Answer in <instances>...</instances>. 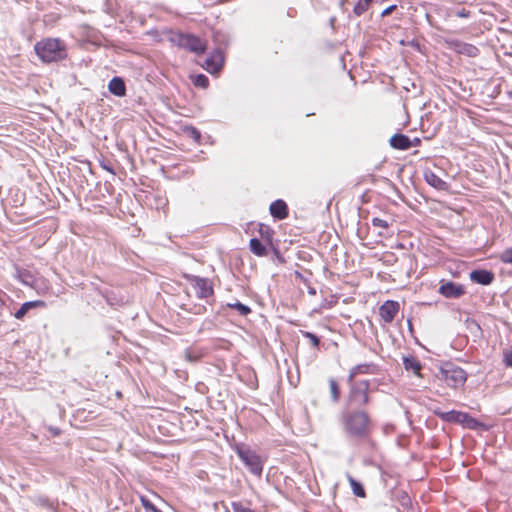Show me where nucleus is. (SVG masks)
I'll return each instance as SVG.
<instances>
[{
  "mask_svg": "<svg viewBox=\"0 0 512 512\" xmlns=\"http://www.w3.org/2000/svg\"><path fill=\"white\" fill-rule=\"evenodd\" d=\"M35 52L43 62H54L66 57L64 43L57 38L43 39L35 44Z\"/></svg>",
  "mask_w": 512,
  "mask_h": 512,
  "instance_id": "f257e3e1",
  "label": "nucleus"
},
{
  "mask_svg": "<svg viewBox=\"0 0 512 512\" xmlns=\"http://www.w3.org/2000/svg\"><path fill=\"white\" fill-rule=\"evenodd\" d=\"M345 430L354 436H363L368 432L369 416L364 411H354L344 416Z\"/></svg>",
  "mask_w": 512,
  "mask_h": 512,
  "instance_id": "f03ea898",
  "label": "nucleus"
},
{
  "mask_svg": "<svg viewBox=\"0 0 512 512\" xmlns=\"http://www.w3.org/2000/svg\"><path fill=\"white\" fill-rule=\"evenodd\" d=\"M438 377L449 387L458 388L466 382L467 374L462 368L452 363H445L441 366Z\"/></svg>",
  "mask_w": 512,
  "mask_h": 512,
  "instance_id": "7ed1b4c3",
  "label": "nucleus"
},
{
  "mask_svg": "<svg viewBox=\"0 0 512 512\" xmlns=\"http://www.w3.org/2000/svg\"><path fill=\"white\" fill-rule=\"evenodd\" d=\"M238 456L251 473L257 476L261 475L263 464L260 457L254 451L250 449H239Z\"/></svg>",
  "mask_w": 512,
  "mask_h": 512,
  "instance_id": "20e7f679",
  "label": "nucleus"
},
{
  "mask_svg": "<svg viewBox=\"0 0 512 512\" xmlns=\"http://www.w3.org/2000/svg\"><path fill=\"white\" fill-rule=\"evenodd\" d=\"M180 47H183L196 54H201L205 51V43L198 37L191 34H181L178 39Z\"/></svg>",
  "mask_w": 512,
  "mask_h": 512,
  "instance_id": "39448f33",
  "label": "nucleus"
},
{
  "mask_svg": "<svg viewBox=\"0 0 512 512\" xmlns=\"http://www.w3.org/2000/svg\"><path fill=\"white\" fill-rule=\"evenodd\" d=\"M368 389V381H361L354 385L350 391L351 401L359 406L366 405L369 402Z\"/></svg>",
  "mask_w": 512,
  "mask_h": 512,
  "instance_id": "423d86ee",
  "label": "nucleus"
},
{
  "mask_svg": "<svg viewBox=\"0 0 512 512\" xmlns=\"http://www.w3.org/2000/svg\"><path fill=\"white\" fill-rule=\"evenodd\" d=\"M438 292L446 298H460L465 294V288L461 284H456L452 281H441Z\"/></svg>",
  "mask_w": 512,
  "mask_h": 512,
  "instance_id": "0eeeda50",
  "label": "nucleus"
},
{
  "mask_svg": "<svg viewBox=\"0 0 512 512\" xmlns=\"http://www.w3.org/2000/svg\"><path fill=\"white\" fill-rule=\"evenodd\" d=\"M399 311V303L396 301L388 300L384 302L379 308V315L386 323H391Z\"/></svg>",
  "mask_w": 512,
  "mask_h": 512,
  "instance_id": "6e6552de",
  "label": "nucleus"
},
{
  "mask_svg": "<svg viewBox=\"0 0 512 512\" xmlns=\"http://www.w3.org/2000/svg\"><path fill=\"white\" fill-rule=\"evenodd\" d=\"M223 62V53L220 50H216L206 59L204 67L209 73L214 74L222 68Z\"/></svg>",
  "mask_w": 512,
  "mask_h": 512,
  "instance_id": "1a4fd4ad",
  "label": "nucleus"
},
{
  "mask_svg": "<svg viewBox=\"0 0 512 512\" xmlns=\"http://www.w3.org/2000/svg\"><path fill=\"white\" fill-rule=\"evenodd\" d=\"M424 179L425 181L433 188L441 191L448 190V183L442 180L436 173H434L432 170H425L424 171Z\"/></svg>",
  "mask_w": 512,
  "mask_h": 512,
  "instance_id": "9d476101",
  "label": "nucleus"
},
{
  "mask_svg": "<svg viewBox=\"0 0 512 512\" xmlns=\"http://www.w3.org/2000/svg\"><path fill=\"white\" fill-rule=\"evenodd\" d=\"M470 280L481 285H489L494 280V274L488 270H473L470 272Z\"/></svg>",
  "mask_w": 512,
  "mask_h": 512,
  "instance_id": "9b49d317",
  "label": "nucleus"
},
{
  "mask_svg": "<svg viewBox=\"0 0 512 512\" xmlns=\"http://www.w3.org/2000/svg\"><path fill=\"white\" fill-rule=\"evenodd\" d=\"M194 288L196 295L199 298H207L213 293V289L211 285L209 284V281L204 278H198L196 277L194 280Z\"/></svg>",
  "mask_w": 512,
  "mask_h": 512,
  "instance_id": "f8f14e48",
  "label": "nucleus"
},
{
  "mask_svg": "<svg viewBox=\"0 0 512 512\" xmlns=\"http://www.w3.org/2000/svg\"><path fill=\"white\" fill-rule=\"evenodd\" d=\"M390 145L399 150H407L412 147V142L408 136L404 134H394L390 140Z\"/></svg>",
  "mask_w": 512,
  "mask_h": 512,
  "instance_id": "ddd939ff",
  "label": "nucleus"
},
{
  "mask_svg": "<svg viewBox=\"0 0 512 512\" xmlns=\"http://www.w3.org/2000/svg\"><path fill=\"white\" fill-rule=\"evenodd\" d=\"M270 213L277 219H284L288 215V207L283 200H276L270 205Z\"/></svg>",
  "mask_w": 512,
  "mask_h": 512,
  "instance_id": "4468645a",
  "label": "nucleus"
},
{
  "mask_svg": "<svg viewBox=\"0 0 512 512\" xmlns=\"http://www.w3.org/2000/svg\"><path fill=\"white\" fill-rule=\"evenodd\" d=\"M109 91L116 96H124L126 93L125 83L122 78L114 77L108 84Z\"/></svg>",
  "mask_w": 512,
  "mask_h": 512,
  "instance_id": "2eb2a0df",
  "label": "nucleus"
},
{
  "mask_svg": "<svg viewBox=\"0 0 512 512\" xmlns=\"http://www.w3.org/2000/svg\"><path fill=\"white\" fill-rule=\"evenodd\" d=\"M435 414L438 415L442 420L452 423H458L459 418L463 417V412L454 410L448 412L435 411Z\"/></svg>",
  "mask_w": 512,
  "mask_h": 512,
  "instance_id": "dca6fc26",
  "label": "nucleus"
},
{
  "mask_svg": "<svg viewBox=\"0 0 512 512\" xmlns=\"http://www.w3.org/2000/svg\"><path fill=\"white\" fill-rule=\"evenodd\" d=\"M250 250L257 256H266L268 251L266 247L257 238H252L249 243Z\"/></svg>",
  "mask_w": 512,
  "mask_h": 512,
  "instance_id": "f3484780",
  "label": "nucleus"
},
{
  "mask_svg": "<svg viewBox=\"0 0 512 512\" xmlns=\"http://www.w3.org/2000/svg\"><path fill=\"white\" fill-rule=\"evenodd\" d=\"M404 368L408 371H413L415 374L419 375L421 370L420 362L414 357H404L403 358Z\"/></svg>",
  "mask_w": 512,
  "mask_h": 512,
  "instance_id": "a211bd4d",
  "label": "nucleus"
},
{
  "mask_svg": "<svg viewBox=\"0 0 512 512\" xmlns=\"http://www.w3.org/2000/svg\"><path fill=\"white\" fill-rule=\"evenodd\" d=\"M44 303L42 301H30L22 304V306L17 310L15 313V317L17 319H22L26 313L29 311V309L42 306Z\"/></svg>",
  "mask_w": 512,
  "mask_h": 512,
  "instance_id": "6ab92c4d",
  "label": "nucleus"
},
{
  "mask_svg": "<svg viewBox=\"0 0 512 512\" xmlns=\"http://www.w3.org/2000/svg\"><path fill=\"white\" fill-rule=\"evenodd\" d=\"M347 480L350 483L354 495L361 498H364L366 496L364 487L362 486L361 483L356 481L350 474H347Z\"/></svg>",
  "mask_w": 512,
  "mask_h": 512,
  "instance_id": "aec40b11",
  "label": "nucleus"
},
{
  "mask_svg": "<svg viewBox=\"0 0 512 512\" xmlns=\"http://www.w3.org/2000/svg\"><path fill=\"white\" fill-rule=\"evenodd\" d=\"M371 368V365L369 364H360L355 367H353L350 371L348 381L352 382L356 375L362 374V373H368Z\"/></svg>",
  "mask_w": 512,
  "mask_h": 512,
  "instance_id": "412c9836",
  "label": "nucleus"
},
{
  "mask_svg": "<svg viewBox=\"0 0 512 512\" xmlns=\"http://www.w3.org/2000/svg\"><path fill=\"white\" fill-rule=\"evenodd\" d=\"M459 424H463L465 427L473 429L478 426V421L471 416H469L467 413L463 412V417L459 418L458 421Z\"/></svg>",
  "mask_w": 512,
  "mask_h": 512,
  "instance_id": "4be33fe9",
  "label": "nucleus"
},
{
  "mask_svg": "<svg viewBox=\"0 0 512 512\" xmlns=\"http://www.w3.org/2000/svg\"><path fill=\"white\" fill-rule=\"evenodd\" d=\"M330 394L333 402H338L340 398L339 385L333 378L329 379Z\"/></svg>",
  "mask_w": 512,
  "mask_h": 512,
  "instance_id": "5701e85b",
  "label": "nucleus"
},
{
  "mask_svg": "<svg viewBox=\"0 0 512 512\" xmlns=\"http://www.w3.org/2000/svg\"><path fill=\"white\" fill-rule=\"evenodd\" d=\"M371 2L372 0H359L354 7V13L357 16H361L364 12L367 11Z\"/></svg>",
  "mask_w": 512,
  "mask_h": 512,
  "instance_id": "b1692460",
  "label": "nucleus"
},
{
  "mask_svg": "<svg viewBox=\"0 0 512 512\" xmlns=\"http://www.w3.org/2000/svg\"><path fill=\"white\" fill-rule=\"evenodd\" d=\"M227 306L232 309H236L243 316H246L251 312L250 307H248L247 305L242 304L238 301L234 302V303H228Z\"/></svg>",
  "mask_w": 512,
  "mask_h": 512,
  "instance_id": "393cba45",
  "label": "nucleus"
},
{
  "mask_svg": "<svg viewBox=\"0 0 512 512\" xmlns=\"http://www.w3.org/2000/svg\"><path fill=\"white\" fill-rule=\"evenodd\" d=\"M140 500L147 512H162L146 497L141 496Z\"/></svg>",
  "mask_w": 512,
  "mask_h": 512,
  "instance_id": "a878e982",
  "label": "nucleus"
},
{
  "mask_svg": "<svg viewBox=\"0 0 512 512\" xmlns=\"http://www.w3.org/2000/svg\"><path fill=\"white\" fill-rule=\"evenodd\" d=\"M233 512H255L254 510L250 509L249 507L244 506L240 502H233L231 504Z\"/></svg>",
  "mask_w": 512,
  "mask_h": 512,
  "instance_id": "bb28decb",
  "label": "nucleus"
},
{
  "mask_svg": "<svg viewBox=\"0 0 512 512\" xmlns=\"http://www.w3.org/2000/svg\"><path fill=\"white\" fill-rule=\"evenodd\" d=\"M208 83H209V80L208 78L205 76V75H197L196 78H195V81H194V84L196 86H199V87H202V88H206L208 86Z\"/></svg>",
  "mask_w": 512,
  "mask_h": 512,
  "instance_id": "cd10ccee",
  "label": "nucleus"
},
{
  "mask_svg": "<svg viewBox=\"0 0 512 512\" xmlns=\"http://www.w3.org/2000/svg\"><path fill=\"white\" fill-rule=\"evenodd\" d=\"M303 336H304L305 338L309 339V340H310V342H311V344H312L314 347H316V348H317V347L319 346L320 340H319V338H318L315 334H313V333H311V332H307V331H305V332H303Z\"/></svg>",
  "mask_w": 512,
  "mask_h": 512,
  "instance_id": "c85d7f7f",
  "label": "nucleus"
},
{
  "mask_svg": "<svg viewBox=\"0 0 512 512\" xmlns=\"http://www.w3.org/2000/svg\"><path fill=\"white\" fill-rule=\"evenodd\" d=\"M500 259L504 263H510L512 264V248L505 250L501 256Z\"/></svg>",
  "mask_w": 512,
  "mask_h": 512,
  "instance_id": "c756f323",
  "label": "nucleus"
},
{
  "mask_svg": "<svg viewBox=\"0 0 512 512\" xmlns=\"http://www.w3.org/2000/svg\"><path fill=\"white\" fill-rule=\"evenodd\" d=\"M372 224L375 227H381V228H387L388 227L387 221L383 220L381 218H373L372 219Z\"/></svg>",
  "mask_w": 512,
  "mask_h": 512,
  "instance_id": "7c9ffc66",
  "label": "nucleus"
},
{
  "mask_svg": "<svg viewBox=\"0 0 512 512\" xmlns=\"http://www.w3.org/2000/svg\"><path fill=\"white\" fill-rule=\"evenodd\" d=\"M504 362L507 366L512 367V348L504 352Z\"/></svg>",
  "mask_w": 512,
  "mask_h": 512,
  "instance_id": "2f4dec72",
  "label": "nucleus"
},
{
  "mask_svg": "<svg viewBox=\"0 0 512 512\" xmlns=\"http://www.w3.org/2000/svg\"><path fill=\"white\" fill-rule=\"evenodd\" d=\"M21 280L24 284L32 286V276L28 273L21 274Z\"/></svg>",
  "mask_w": 512,
  "mask_h": 512,
  "instance_id": "473e14b6",
  "label": "nucleus"
},
{
  "mask_svg": "<svg viewBox=\"0 0 512 512\" xmlns=\"http://www.w3.org/2000/svg\"><path fill=\"white\" fill-rule=\"evenodd\" d=\"M396 9V5H391L389 7H387L386 9H384L381 13V16L382 17H385V16H388L390 15L394 10Z\"/></svg>",
  "mask_w": 512,
  "mask_h": 512,
  "instance_id": "72a5a7b5",
  "label": "nucleus"
},
{
  "mask_svg": "<svg viewBox=\"0 0 512 512\" xmlns=\"http://www.w3.org/2000/svg\"><path fill=\"white\" fill-rule=\"evenodd\" d=\"M465 51L467 52V54L469 56H474L476 54L477 48L472 45H468L466 47Z\"/></svg>",
  "mask_w": 512,
  "mask_h": 512,
  "instance_id": "f704fd0d",
  "label": "nucleus"
},
{
  "mask_svg": "<svg viewBox=\"0 0 512 512\" xmlns=\"http://www.w3.org/2000/svg\"><path fill=\"white\" fill-rule=\"evenodd\" d=\"M185 357H186V359H187V360H189V361H196V360H197V358H198V356H196V355H195V356H194V355H192V352H191V351H186V352H185Z\"/></svg>",
  "mask_w": 512,
  "mask_h": 512,
  "instance_id": "c9c22d12",
  "label": "nucleus"
},
{
  "mask_svg": "<svg viewBox=\"0 0 512 512\" xmlns=\"http://www.w3.org/2000/svg\"><path fill=\"white\" fill-rule=\"evenodd\" d=\"M192 134L195 139L198 140L200 138V133L196 129H192Z\"/></svg>",
  "mask_w": 512,
  "mask_h": 512,
  "instance_id": "e433bc0d",
  "label": "nucleus"
},
{
  "mask_svg": "<svg viewBox=\"0 0 512 512\" xmlns=\"http://www.w3.org/2000/svg\"><path fill=\"white\" fill-rule=\"evenodd\" d=\"M260 233H261V236L264 237V232L262 231V229L260 230Z\"/></svg>",
  "mask_w": 512,
  "mask_h": 512,
  "instance_id": "4c0bfd02",
  "label": "nucleus"
}]
</instances>
